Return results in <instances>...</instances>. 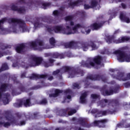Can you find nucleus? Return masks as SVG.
Returning a JSON list of instances; mask_svg holds the SVG:
<instances>
[{"label": "nucleus", "instance_id": "obj_40", "mask_svg": "<svg viewBox=\"0 0 130 130\" xmlns=\"http://www.w3.org/2000/svg\"><path fill=\"white\" fill-rule=\"evenodd\" d=\"M17 12L19 14H25V13H26V9H25V7L23 6L19 8Z\"/></svg>", "mask_w": 130, "mask_h": 130}, {"label": "nucleus", "instance_id": "obj_63", "mask_svg": "<svg viewBox=\"0 0 130 130\" xmlns=\"http://www.w3.org/2000/svg\"><path fill=\"white\" fill-rule=\"evenodd\" d=\"M48 80L49 81H52V80H53V76H49L48 78Z\"/></svg>", "mask_w": 130, "mask_h": 130}, {"label": "nucleus", "instance_id": "obj_27", "mask_svg": "<svg viewBox=\"0 0 130 130\" xmlns=\"http://www.w3.org/2000/svg\"><path fill=\"white\" fill-rule=\"evenodd\" d=\"M72 93H73V92L71 89H68L64 91V95H68L66 98H64V102H66L67 99H72Z\"/></svg>", "mask_w": 130, "mask_h": 130}, {"label": "nucleus", "instance_id": "obj_8", "mask_svg": "<svg viewBox=\"0 0 130 130\" xmlns=\"http://www.w3.org/2000/svg\"><path fill=\"white\" fill-rule=\"evenodd\" d=\"M5 117L8 121H11V123L15 124V125H19V126H23L25 125L26 120H21L19 122H17V120L15 117L12 115V113L10 111H6L5 112Z\"/></svg>", "mask_w": 130, "mask_h": 130}, {"label": "nucleus", "instance_id": "obj_2", "mask_svg": "<svg viewBox=\"0 0 130 130\" xmlns=\"http://www.w3.org/2000/svg\"><path fill=\"white\" fill-rule=\"evenodd\" d=\"M78 122L83 127H91V126H98V127H106V123L108 122V120L104 119L99 120H94L91 124H89L86 122V120L83 118H79Z\"/></svg>", "mask_w": 130, "mask_h": 130}, {"label": "nucleus", "instance_id": "obj_14", "mask_svg": "<svg viewBox=\"0 0 130 130\" xmlns=\"http://www.w3.org/2000/svg\"><path fill=\"white\" fill-rule=\"evenodd\" d=\"M111 77L113 79H116L119 81H127L130 80V73H128L125 75L123 72H118L117 76L112 74Z\"/></svg>", "mask_w": 130, "mask_h": 130}, {"label": "nucleus", "instance_id": "obj_57", "mask_svg": "<svg viewBox=\"0 0 130 130\" xmlns=\"http://www.w3.org/2000/svg\"><path fill=\"white\" fill-rule=\"evenodd\" d=\"M4 55H7V53L6 52H2L0 51V57H3Z\"/></svg>", "mask_w": 130, "mask_h": 130}, {"label": "nucleus", "instance_id": "obj_24", "mask_svg": "<svg viewBox=\"0 0 130 130\" xmlns=\"http://www.w3.org/2000/svg\"><path fill=\"white\" fill-rule=\"evenodd\" d=\"M53 30L55 33H62L63 30V25H56L53 26Z\"/></svg>", "mask_w": 130, "mask_h": 130}, {"label": "nucleus", "instance_id": "obj_36", "mask_svg": "<svg viewBox=\"0 0 130 130\" xmlns=\"http://www.w3.org/2000/svg\"><path fill=\"white\" fill-rule=\"evenodd\" d=\"M68 110L69 108H67V109H60L59 111V114L60 116H66Z\"/></svg>", "mask_w": 130, "mask_h": 130}, {"label": "nucleus", "instance_id": "obj_23", "mask_svg": "<svg viewBox=\"0 0 130 130\" xmlns=\"http://www.w3.org/2000/svg\"><path fill=\"white\" fill-rule=\"evenodd\" d=\"M61 93H63V90L56 89L54 90V93L49 94V97L50 98H56V97H58V96H59V94H61Z\"/></svg>", "mask_w": 130, "mask_h": 130}, {"label": "nucleus", "instance_id": "obj_62", "mask_svg": "<svg viewBox=\"0 0 130 130\" xmlns=\"http://www.w3.org/2000/svg\"><path fill=\"white\" fill-rule=\"evenodd\" d=\"M37 116H38V113H34V118H35V119H36Z\"/></svg>", "mask_w": 130, "mask_h": 130}, {"label": "nucleus", "instance_id": "obj_16", "mask_svg": "<svg viewBox=\"0 0 130 130\" xmlns=\"http://www.w3.org/2000/svg\"><path fill=\"white\" fill-rule=\"evenodd\" d=\"M68 3V7L71 9H74L75 7H80L83 5L84 0H77L76 1L72 2V0H67Z\"/></svg>", "mask_w": 130, "mask_h": 130}, {"label": "nucleus", "instance_id": "obj_60", "mask_svg": "<svg viewBox=\"0 0 130 130\" xmlns=\"http://www.w3.org/2000/svg\"><path fill=\"white\" fill-rule=\"evenodd\" d=\"M73 87H74V88H77V89H80V88L79 87L80 86L79 85V84H78V83H74Z\"/></svg>", "mask_w": 130, "mask_h": 130}, {"label": "nucleus", "instance_id": "obj_37", "mask_svg": "<svg viewBox=\"0 0 130 130\" xmlns=\"http://www.w3.org/2000/svg\"><path fill=\"white\" fill-rule=\"evenodd\" d=\"M43 22L47 23L48 24H52L53 22V19L52 18L45 17L42 19Z\"/></svg>", "mask_w": 130, "mask_h": 130}, {"label": "nucleus", "instance_id": "obj_19", "mask_svg": "<svg viewBox=\"0 0 130 130\" xmlns=\"http://www.w3.org/2000/svg\"><path fill=\"white\" fill-rule=\"evenodd\" d=\"M15 50L17 53L23 54L26 52V45L24 43H22L16 46Z\"/></svg>", "mask_w": 130, "mask_h": 130}, {"label": "nucleus", "instance_id": "obj_53", "mask_svg": "<svg viewBox=\"0 0 130 130\" xmlns=\"http://www.w3.org/2000/svg\"><path fill=\"white\" fill-rule=\"evenodd\" d=\"M18 9H19V8H18V6H16L15 5H12L11 6V10L12 11H15L18 12Z\"/></svg>", "mask_w": 130, "mask_h": 130}, {"label": "nucleus", "instance_id": "obj_15", "mask_svg": "<svg viewBox=\"0 0 130 130\" xmlns=\"http://www.w3.org/2000/svg\"><path fill=\"white\" fill-rule=\"evenodd\" d=\"M30 58L35 62V63H31L30 64V67H39L43 62V58L42 57L31 56Z\"/></svg>", "mask_w": 130, "mask_h": 130}, {"label": "nucleus", "instance_id": "obj_48", "mask_svg": "<svg viewBox=\"0 0 130 130\" xmlns=\"http://www.w3.org/2000/svg\"><path fill=\"white\" fill-rule=\"evenodd\" d=\"M7 20H8V19H7V18H2L0 20V29H2V24H4L5 22H7Z\"/></svg>", "mask_w": 130, "mask_h": 130}, {"label": "nucleus", "instance_id": "obj_55", "mask_svg": "<svg viewBox=\"0 0 130 130\" xmlns=\"http://www.w3.org/2000/svg\"><path fill=\"white\" fill-rule=\"evenodd\" d=\"M84 10H89V9H92L91 5H89L88 4H84Z\"/></svg>", "mask_w": 130, "mask_h": 130}, {"label": "nucleus", "instance_id": "obj_4", "mask_svg": "<svg viewBox=\"0 0 130 130\" xmlns=\"http://www.w3.org/2000/svg\"><path fill=\"white\" fill-rule=\"evenodd\" d=\"M103 59L101 56H97L93 59L88 58L86 61L82 62L81 66L83 68H87V69H92L95 67V64H101Z\"/></svg>", "mask_w": 130, "mask_h": 130}, {"label": "nucleus", "instance_id": "obj_3", "mask_svg": "<svg viewBox=\"0 0 130 130\" xmlns=\"http://www.w3.org/2000/svg\"><path fill=\"white\" fill-rule=\"evenodd\" d=\"M14 83L16 85H18V88L19 90L21 91V92H25L26 93H28L30 90H37L38 89H40V88H43V87H45V86H46L44 81H41L39 82L40 85H36L30 88H27L26 87H25V86L22 85L20 81L18 80L17 78H15V79L14 80Z\"/></svg>", "mask_w": 130, "mask_h": 130}, {"label": "nucleus", "instance_id": "obj_20", "mask_svg": "<svg viewBox=\"0 0 130 130\" xmlns=\"http://www.w3.org/2000/svg\"><path fill=\"white\" fill-rule=\"evenodd\" d=\"M115 113H116V110L108 109L104 111H100L98 113V115H100V116H106L107 114H115Z\"/></svg>", "mask_w": 130, "mask_h": 130}, {"label": "nucleus", "instance_id": "obj_21", "mask_svg": "<svg viewBox=\"0 0 130 130\" xmlns=\"http://www.w3.org/2000/svg\"><path fill=\"white\" fill-rule=\"evenodd\" d=\"M47 78H48V74H32L31 75V76L29 77V79L32 80V79H35L36 80H37L38 79H47Z\"/></svg>", "mask_w": 130, "mask_h": 130}, {"label": "nucleus", "instance_id": "obj_58", "mask_svg": "<svg viewBox=\"0 0 130 130\" xmlns=\"http://www.w3.org/2000/svg\"><path fill=\"white\" fill-rule=\"evenodd\" d=\"M16 117L18 118V119H21V118H22V114L19 113H16Z\"/></svg>", "mask_w": 130, "mask_h": 130}, {"label": "nucleus", "instance_id": "obj_35", "mask_svg": "<svg viewBox=\"0 0 130 130\" xmlns=\"http://www.w3.org/2000/svg\"><path fill=\"white\" fill-rule=\"evenodd\" d=\"M87 92H85L82 93L80 96V102L81 103H86V97H87Z\"/></svg>", "mask_w": 130, "mask_h": 130}, {"label": "nucleus", "instance_id": "obj_44", "mask_svg": "<svg viewBox=\"0 0 130 130\" xmlns=\"http://www.w3.org/2000/svg\"><path fill=\"white\" fill-rule=\"evenodd\" d=\"M60 73H61V68L60 69H57L56 71H53L52 73V75L53 76H57Z\"/></svg>", "mask_w": 130, "mask_h": 130}, {"label": "nucleus", "instance_id": "obj_41", "mask_svg": "<svg viewBox=\"0 0 130 130\" xmlns=\"http://www.w3.org/2000/svg\"><path fill=\"white\" fill-rule=\"evenodd\" d=\"M42 6L43 7V9L44 10H46L48 7H50L51 6V3L50 2H45L44 3H42Z\"/></svg>", "mask_w": 130, "mask_h": 130}, {"label": "nucleus", "instance_id": "obj_6", "mask_svg": "<svg viewBox=\"0 0 130 130\" xmlns=\"http://www.w3.org/2000/svg\"><path fill=\"white\" fill-rule=\"evenodd\" d=\"M88 80H91V81H100L103 82H107V77L105 75H90L86 77L85 80V88H88L90 84Z\"/></svg>", "mask_w": 130, "mask_h": 130}, {"label": "nucleus", "instance_id": "obj_45", "mask_svg": "<svg viewBox=\"0 0 130 130\" xmlns=\"http://www.w3.org/2000/svg\"><path fill=\"white\" fill-rule=\"evenodd\" d=\"M34 25L35 28H41V27H43V24L39 23V22H35Z\"/></svg>", "mask_w": 130, "mask_h": 130}, {"label": "nucleus", "instance_id": "obj_42", "mask_svg": "<svg viewBox=\"0 0 130 130\" xmlns=\"http://www.w3.org/2000/svg\"><path fill=\"white\" fill-rule=\"evenodd\" d=\"M76 15H79V16H81L82 18H84L85 15H86V12L84 10L78 11L76 12Z\"/></svg>", "mask_w": 130, "mask_h": 130}, {"label": "nucleus", "instance_id": "obj_64", "mask_svg": "<svg viewBox=\"0 0 130 130\" xmlns=\"http://www.w3.org/2000/svg\"><path fill=\"white\" fill-rule=\"evenodd\" d=\"M85 32L86 33V34H89L90 33V32H91V29L89 28L87 30H86Z\"/></svg>", "mask_w": 130, "mask_h": 130}, {"label": "nucleus", "instance_id": "obj_59", "mask_svg": "<svg viewBox=\"0 0 130 130\" xmlns=\"http://www.w3.org/2000/svg\"><path fill=\"white\" fill-rule=\"evenodd\" d=\"M20 78L22 79H24V78H26V72H23L20 76Z\"/></svg>", "mask_w": 130, "mask_h": 130}, {"label": "nucleus", "instance_id": "obj_18", "mask_svg": "<svg viewBox=\"0 0 130 130\" xmlns=\"http://www.w3.org/2000/svg\"><path fill=\"white\" fill-rule=\"evenodd\" d=\"M107 87L106 85H105L101 88V94L103 96H111V95H113V89L108 90V89H106Z\"/></svg>", "mask_w": 130, "mask_h": 130}, {"label": "nucleus", "instance_id": "obj_7", "mask_svg": "<svg viewBox=\"0 0 130 130\" xmlns=\"http://www.w3.org/2000/svg\"><path fill=\"white\" fill-rule=\"evenodd\" d=\"M79 43L83 51H87L90 47L92 48L91 50H97V49L99 48V46H97V45L95 44V41L91 39H88L86 42L81 41Z\"/></svg>", "mask_w": 130, "mask_h": 130}, {"label": "nucleus", "instance_id": "obj_49", "mask_svg": "<svg viewBox=\"0 0 130 130\" xmlns=\"http://www.w3.org/2000/svg\"><path fill=\"white\" fill-rule=\"evenodd\" d=\"M113 94H116V93H118L119 92V86H116L113 89Z\"/></svg>", "mask_w": 130, "mask_h": 130}, {"label": "nucleus", "instance_id": "obj_9", "mask_svg": "<svg viewBox=\"0 0 130 130\" xmlns=\"http://www.w3.org/2000/svg\"><path fill=\"white\" fill-rule=\"evenodd\" d=\"M80 28H84V25L79 23L75 25L72 29V27L69 25L66 26V28L63 26L62 34H64L65 35L76 34V33H78V30Z\"/></svg>", "mask_w": 130, "mask_h": 130}, {"label": "nucleus", "instance_id": "obj_52", "mask_svg": "<svg viewBox=\"0 0 130 130\" xmlns=\"http://www.w3.org/2000/svg\"><path fill=\"white\" fill-rule=\"evenodd\" d=\"M100 111L97 109H93L91 110V113L92 114H95L96 113L97 115H98V113H99Z\"/></svg>", "mask_w": 130, "mask_h": 130}, {"label": "nucleus", "instance_id": "obj_54", "mask_svg": "<svg viewBox=\"0 0 130 130\" xmlns=\"http://www.w3.org/2000/svg\"><path fill=\"white\" fill-rule=\"evenodd\" d=\"M46 28H47V31L49 33V34H52V32H53V29H52L50 27H47V26H46Z\"/></svg>", "mask_w": 130, "mask_h": 130}, {"label": "nucleus", "instance_id": "obj_29", "mask_svg": "<svg viewBox=\"0 0 130 130\" xmlns=\"http://www.w3.org/2000/svg\"><path fill=\"white\" fill-rule=\"evenodd\" d=\"M4 97L3 98V103L4 104H9V102H10V94L8 93H4L3 95Z\"/></svg>", "mask_w": 130, "mask_h": 130}, {"label": "nucleus", "instance_id": "obj_28", "mask_svg": "<svg viewBox=\"0 0 130 130\" xmlns=\"http://www.w3.org/2000/svg\"><path fill=\"white\" fill-rule=\"evenodd\" d=\"M120 19L121 21H123V22H125L127 24L130 23L129 18L126 17V16L123 15V13H120Z\"/></svg>", "mask_w": 130, "mask_h": 130}, {"label": "nucleus", "instance_id": "obj_51", "mask_svg": "<svg viewBox=\"0 0 130 130\" xmlns=\"http://www.w3.org/2000/svg\"><path fill=\"white\" fill-rule=\"evenodd\" d=\"M77 113V110H76V109H73L68 112V115L71 116V115H73V114H75V113Z\"/></svg>", "mask_w": 130, "mask_h": 130}, {"label": "nucleus", "instance_id": "obj_22", "mask_svg": "<svg viewBox=\"0 0 130 130\" xmlns=\"http://www.w3.org/2000/svg\"><path fill=\"white\" fill-rule=\"evenodd\" d=\"M54 62V59L49 58L48 59V61H44L43 60V62L42 63V64L44 66L45 68H49V67H51L53 63Z\"/></svg>", "mask_w": 130, "mask_h": 130}, {"label": "nucleus", "instance_id": "obj_10", "mask_svg": "<svg viewBox=\"0 0 130 130\" xmlns=\"http://www.w3.org/2000/svg\"><path fill=\"white\" fill-rule=\"evenodd\" d=\"M114 54L118 55L117 59L120 62H130V55H127L125 52L120 50H117L114 51Z\"/></svg>", "mask_w": 130, "mask_h": 130}, {"label": "nucleus", "instance_id": "obj_17", "mask_svg": "<svg viewBox=\"0 0 130 130\" xmlns=\"http://www.w3.org/2000/svg\"><path fill=\"white\" fill-rule=\"evenodd\" d=\"M106 23V21H103L99 22V23L97 22L93 23L91 24L88 28H90L92 31H95L99 30L100 29L101 27H103V25H104Z\"/></svg>", "mask_w": 130, "mask_h": 130}, {"label": "nucleus", "instance_id": "obj_31", "mask_svg": "<svg viewBox=\"0 0 130 130\" xmlns=\"http://www.w3.org/2000/svg\"><path fill=\"white\" fill-rule=\"evenodd\" d=\"M109 104H112V106H119V101L118 100L114 99V100H109Z\"/></svg>", "mask_w": 130, "mask_h": 130}, {"label": "nucleus", "instance_id": "obj_39", "mask_svg": "<svg viewBox=\"0 0 130 130\" xmlns=\"http://www.w3.org/2000/svg\"><path fill=\"white\" fill-rule=\"evenodd\" d=\"M74 45H76V42L74 41H71L69 42L68 44L65 45V47L66 48H72V47H74Z\"/></svg>", "mask_w": 130, "mask_h": 130}, {"label": "nucleus", "instance_id": "obj_56", "mask_svg": "<svg viewBox=\"0 0 130 130\" xmlns=\"http://www.w3.org/2000/svg\"><path fill=\"white\" fill-rule=\"evenodd\" d=\"M125 88H130V82H127L123 84Z\"/></svg>", "mask_w": 130, "mask_h": 130}, {"label": "nucleus", "instance_id": "obj_34", "mask_svg": "<svg viewBox=\"0 0 130 130\" xmlns=\"http://www.w3.org/2000/svg\"><path fill=\"white\" fill-rule=\"evenodd\" d=\"M12 48V46L11 45H6V44H3L0 43V49L2 50H5V49Z\"/></svg>", "mask_w": 130, "mask_h": 130}, {"label": "nucleus", "instance_id": "obj_13", "mask_svg": "<svg viewBox=\"0 0 130 130\" xmlns=\"http://www.w3.org/2000/svg\"><path fill=\"white\" fill-rule=\"evenodd\" d=\"M31 99L28 98L25 100L23 99L21 100L19 103H15L13 104V106L16 107V108H20V107H22L23 105L24 107H30L31 106Z\"/></svg>", "mask_w": 130, "mask_h": 130}, {"label": "nucleus", "instance_id": "obj_12", "mask_svg": "<svg viewBox=\"0 0 130 130\" xmlns=\"http://www.w3.org/2000/svg\"><path fill=\"white\" fill-rule=\"evenodd\" d=\"M45 44L43 41L39 39L29 43L30 47H31L34 50H39V51H42L44 49V48L39 46H44Z\"/></svg>", "mask_w": 130, "mask_h": 130}, {"label": "nucleus", "instance_id": "obj_61", "mask_svg": "<svg viewBox=\"0 0 130 130\" xmlns=\"http://www.w3.org/2000/svg\"><path fill=\"white\" fill-rule=\"evenodd\" d=\"M121 6L122 9H126V5L124 4V3H121Z\"/></svg>", "mask_w": 130, "mask_h": 130}, {"label": "nucleus", "instance_id": "obj_25", "mask_svg": "<svg viewBox=\"0 0 130 130\" xmlns=\"http://www.w3.org/2000/svg\"><path fill=\"white\" fill-rule=\"evenodd\" d=\"M107 104L110 105L109 100H108L106 99H102V100L99 101V104L101 108H104L106 107V106H107Z\"/></svg>", "mask_w": 130, "mask_h": 130}, {"label": "nucleus", "instance_id": "obj_38", "mask_svg": "<svg viewBox=\"0 0 130 130\" xmlns=\"http://www.w3.org/2000/svg\"><path fill=\"white\" fill-rule=\"evenodd\" d=\"M98 4H99L98 1L96 0H92L90 3V7H91V9H94V8H96Z\"/></svg>", "mask_w": 130, "mask_h": 130}, {"label": "nucleus", "instance_id": "obj_33", "mask_svg": "<svg viewBox=\"0 0 130 130\" xmlns=\"http://www.w3.org/2000/svg\"><path fill=\"white\" fill-rule=\"evenodd\" d=\"M10 121V122H3L2 121H0V126H4V127H6L8 128L9 127V126H11V124H13L12 123H11V121Z\"/></svg>", "mask_w": 130, "mask_h": 130}, {"label": "nucleus", "instance_id": "obj_11", "mask_svg": "<svg viewBox=\"0 0 130 130\" xmlns=\"http://www.w3.org/2000/svg\"><path fill=\"white\" fill-rule=\"evenodd\" d=\"M8 22L10 24L13 23V24H17L19 26V28L22 29V33L27 32V28L26 27V23L25 21L21 19H18L15 18H11L8 19Z\"/></svg>", "mask_w": 130, "mask_h": 130}, {"label": "nucleus", "instance_id": "obj_50", "mask_svg": "<svg viewBox=\"0 0 130 130\" xmlns=\"http://www.w3.org/2000/svg\"><path fill=\"white\" fill-rule=\"evenodd\" d=\"M90 96L92 99H98L100 97V95L96 94H91Z\"/></svg>", "mask_w": 130, "mask_h": 130}, {"label": "nucleus", "instance_id": "obj_1", "mask_svg": "<svg viewBox=\"0 0 130 130\" xmlns=\"http://www.w3.org/2000/svg\"><path fill=\"white\" fill-rule=\"evenodd\" d=\"M64 73H68L69 76V78H75L77 75H79L80 77H83L85 73L84 71L81 70L79 68H75L70 66H63L61 68V74Z\"/></svg>", "mask_w": 130, "mask_h": 130}, {"label": "nucleus", "instance_id": "obj_30", "mask_svg": "<svg viewBox=\"0 0 130 130\" xmlns=\"http://www.w3.org/2000/svg\"><path fill=\"white\" fill-rule=\"evenodd\" d=\"M35 103H37V104H39V105H47V104L48 103V102L47 101V99L46 98H44L38 102L37 100H35Z\"/></svg>", "mask_w": 130, "mask_h": 130}, {"label": "nucleus", "instance_id": "obj_26", "mask_svg": "<svg viewBox=\"0 0 130 130\" xmlns=\"http://www.w3.org/2000/svg\"><path fill=\"white\" fill-rule=\"evenodd\" d=\"M51 57H52L53 58H60V59H62V58H64V57H66V56L63 53L55 52L51 54Z\"/></svg>", "mask_w": 130, "mask_h": 130}, {"label": "nucleus", "instance_id": "obj_43", "mask_svg": "<svg viewBox=\"0 0 130 130\" xmlns=\"http://www.w3.org/2000/svg\"><path fill=\"white\" fill-rule=\"evenodd\" d=\"M53 15L54 16V17H59L61 15V12L60 11H59L58 10H54L53 12Z\"/></svg>", "mask_w": 130, "mask_h": 130}, {"label": "nucleus", "instance_id": "obj_47", "mask_svg": "<svg viewBox=\"0 0 130 130\" xmlns=\"http://www.w3.org/2000/svg\"><path fill=\"white\" fill-rule=\"evenodd\" d=\"M73 19H74V16L73 15H69L65 17V21H73Z\"/></svg>", "mask_w": 130, "mask_h": 130}, {"label": "nucleus", "instance_id": "obj_5", "mask_svg": "<svg viewBox=\"0 0 130 130\" xmlns=\"http://www.w3.org/2000/svg\"><path fill=\"white\" fill-rule=\"evenodd\" d=\"M106 40L108 44H110L111 43H112V42L116 44H119V43H124V42L129 41L130 38L127 36H122L116 40L115 39V37L112 35L107 36L106 37Z\"/></svg>", "mask_w": 130, "mask_h": 130}, {"label": "nucleus", "instance_id": "obj_46", "mask_svg": "<svg viewBox=\"0 0 130 130\" xmlns=\"http://www.w3.org/2000/svg\"><path fill=\"white\" fill-rule=\"evenodd\" d=\"M49 42H50V44H51V45H55L56 42H55V39H54V38L52 37L49 39Z\"/></svg>", "mask_w": 130, "mask_h": 130}, {"label": "nucleus", "instance_id": "obj_32", "mask_svg": "<svg viewBox=\"0 0 130 130\" xmlns=\"http://www.w3.org/2000/svg\"><path fill=\"white\" fill-rule=\"evenodd\" d=\"M9 87V84L8 83H3L0 86V91L4 93L6 92Z\"/></svg>", "mask_w": 130, "mask_h": 130}]
</instances>
